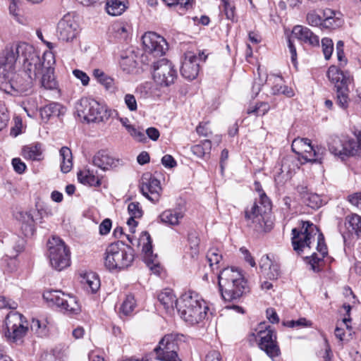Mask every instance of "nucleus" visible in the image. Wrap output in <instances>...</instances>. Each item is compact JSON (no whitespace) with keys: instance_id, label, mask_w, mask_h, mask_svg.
I'll return each instance as SVG.
<instances>
[{"instance_id":"nucleus-1","label":"nucleus","mask_w":361,"mask_h":361,"mask_svg":"<svg viewBox=\"0 0 361 361\" xmlns=\"http://www.w3.org/2000/svg\"><path fill=\"white\" fill-rule=\"evenodd\" d=\"M28 59L31 61L29 66L32 63L36 66L39 63V56L32 45L22 42L16 46L6 47L0 55V82L4 84L6 81L17 61L23 63Z\"/></svg>"},{"instance_id":"nucleus-2","label":"nucleus","mask_w":361,"mask_h":361,"mask_svg":"<svg viewBox=\"0 0 361 361\" xmlns=\"http://www.w3.org/2000/svg\"><path fill=\"white\" fill-rule=\"evenodd\" d=\"M218 283L222 298L228 302H237L250 291L243 275L234 267L223 269L218 274Z\"/></svg>"},{"instance_id":"nucleus-3","label":"nucleus","mask_w":361,"mask_h":361,"mask_svg":"<svg viewBox=\"0 0 361 361\" xmlns=\"http://www.w3.org/2000/svg\"><path fill=\"white\" fill-rule=\"evenodd\" d=\"M292 245L293 250L300 255L305 247H311L312 241L317 235V250L325 257L328 255V248L325 243V238L319 228L310 221H301L300 228L292 229Z\"/></svg>"},{"instance_id":"nucleus-4","label":"nucleus","mask_w":361,"mask_h":361,"mask_svg":"<svg viewBox=\"0 0 361 361\" xmlns=\"http://www.w3.org/2000/svg\"><path fill=\"white\" fill-rule=\"evenodd\" d=\"M176 309L185 322L194 325L206 317L209 307L197 293L190 290L176 301Z\"/></svg>"},{"instance_id":"nucleus-5","label":"nucleus","mask_w":361,"mask_h":361,"mask_svg":"<svg viewBox=\"0 0 361 361\" xmlns=\"http://www.w3.org/2000/svg\"><path fill=\"white\" fill-rule=\"evenodd\" d=\"M30 63H31V61L29 59L27 61H23L24 76L17 74L11 80L5 82L3 90L6 94L13 97H19L26 95L31 92L32 81L38 76V74L42 73L43 63L39 57V63H37L36 66L34 64L29 66Z\"/></svg>"},{"instance_id":"nucleus-6","label":"nucleus","mask_w":361,"mask_h":361,"mask_svg":"<svg viewBox=\"0 0 361 361\" xmlns=\"http://www.w3.org/2000/svg\"><path fill=\"white\" fill-rule=\"evenodd\" d=\"M133 260V249L123 241L111 243L106 249L104 264L110 271L128 268L131 266Z\"/></svg>"},{"instance_id":"nucleus-7","label":"nucleus","mask_w":361,"mask_h":361,"mask_svg":"<svg viewBox=\"0 0 361 361\" xmlns=\"http://www.w3.org/2000/svg\"><path fill=\"white\" fill-rule=\"evenodd\" d=\"M259 196V206L256 202L253 203L251 208L247 209L245 212V218L247 221V225L253 227L257 231L267 232L270 230L268 228L266 219L268 212L271 209V203L266 193H262Z\"/></svg>"},{"instance_id":"nucleus-8","label":"nucleus","mask_w":361,"mask_h":361,"mask_svg":"<svg viewBox=\"0 0 361 361\" xmlns=\"http://www.w3.org/2000/svg\"><path fill=\"white\" fill-rule=\"evenodd\" d=\"M23 315L18 312L11 311L5 319L4 336L10 343L19 344L27 334L28 328Z\"/></svg>"},{"instance_id":"nucleus-9","label":"nucleus","mask_w":361,"mask_h":361,"mask_svg":"<svg viewBox=\"0 0 361 361\" xmlns=\"http://www.w3.org/2000/svg\"><path fill=\"white\" fill-rule=\"evenodd\" d=\"M48 257L53 269L61 271L70 265V251L59 237L53 236L47 242Z\"/></svg>"},{"instance_id":"nucleus-10","label":"nucleus","mask_w":361,"mask_h":361,"mask_svg":"<svg viewBox=\"0 0 361 361\" xmlns=\"http://www.w3.org/2000/svg\"><path fill=\"white\" fill-rule=\"evenodd\" d=\"M43 298L47 302L55 305L64 313L78 314L80 311L76 298L72 295L66 294L61 290H47L44 293Z\"/></svg>"},{"instance_id":"nucleus-11","label":"nucleus","mask_w":361,"mask_h":361,"mask_svg":"<svg viewBox=\"0 0 361 361\" xmlns=\"http://www.w3.org/2000/svg\"><path fill=\"white\" fill-rule=\"evenodd\" d=\"M178 73L173 63L166 59H161L153 65V78L161 87H169L177 79Z\"/></svg>"},{"instance_id":"nucleus-12","label":"nucleus","mask_w":361,"mask_h":361,"mask_svg":"<svg viewBox=\"0 0 361 361\" xmlns=\"http://www.w3.org/2000/svg\"><path fill=\"white\" fill-rule=\"evenodd\" d=\"M179 342L172 334L166 335L154 348L157 359L160 361H181L178 357Z\"/></svg>"},{"instance_id":"nucleus-13","label":"nucleus","mask_w":361,"mask_h":361,"mask_svg":"<svg viewBox=\"0 0 361 361\" xmlns=\"http://www.w3.org/2000/svg\"><path fill=\"white\" fill-rule=\"evenodd\" d=\"M142 194L151 202L156 203L159 200L161 187L160 181L151 173H143L140 183Z\"/></svg>"},{"instance_id":"nucleus-14","label":"nucleus","mask_w":361,"mask_h":361,"mask_svg":"<svg viewBox=\"0 0 361 361\" xmlns=\"http://www.w3.org/2000/svg\"><path fill=\"white\" fill-rule=\"evenodd\" d=\"M78 33V24L71 15H65L58 23L56 36L61 41L72 42Z\"/></svg>"},{"instance_id":"nucleus-15","label":"nucleus","mask_w":361,"mask_h":361,"mask_svg":"<svg viewBox=\"0 0 361 361\" xmlns=\"http://www.w3.org/2000/svg\"><path fill=\"white\" fill-rule=\"evenodd\" d=\"M260 341L259 347L264 350L267 355L274 360L280 355V348L276 342V334L274 329L269 326L264 331L259 332Z\"/></svg>"},{"instance_id":"nucleus-16","label":"nucleus","mask_w":361,"mask_h":361,"mask_svg":"<svg viewBox=\"0 0 361 361\" xmlns=\"http://www.w3.org/2000/svg\"><path fill=\"white\" fill-rule=\"evenodd\" d=\"M142 44L145 51L154 56L164 55L167 49L166 40L153 32H146L142 36Z\"/></svg>"},{"instance_id":"nucleus-17","label":"nucleus","mask_w":361,"mask_h":361,"mask_svg":"<svg viewBox=\"0 0 361 361\" xmlns=\"http://www.w3.org/2000/svg\"><path fill=\"white\" fill-rule=\"evenodd\" d=\"M143 244L142 252L145 254V258L148 267L154 272L159 271V267L157 264L155 259L157 255L153 254L152 251V240L149 233L147 231H142L138 240V244Z\"/></svg>"},{"instance_id":"nucleus-18","label":"nucleus","mask_w":361,"mask_h":361,"mask_svg":"<svg viewBox=\"0 0 361 361\" xmlns=\"http://www.w3.org/2000/svg\"><path fill=\"white\" fill-rule=\"evenodd\" d=\"M200 65L197 55L193 52L188 51L185 54V59L180 67L182 76L188 80L195 79L199 73Z\"/></svg>"},{"instance_id":"nucleus-19","label":"nucleus","mask_w":361,"mask_h":361,"mask_svg":"<svg viewBox=\"0 0 361 361\" xmlns=\"http://www.w3.org/2000/svg\"><path fill=\"white\" fill-rule=\"evenodd\" d=\"M90 122H104L111 116V110L102 104H100L94 99H91Z\"/></svg>"},{"instance_id":"nucleus-20","label":"nucleus","mask_w":361,"mask_h":361,"mask_svg":"<svg viewBox=\"0 0 361 361\" xmlns=\"http://www.w3.org/2000/svg\"><path fill=\"white\" fill-rule=\"evenodd\" d=\"M292 35L304 43L312 46H319V37L313 33L308 27L302 25H296L293 27Z\"/></svg>"},{"instance_id":"nucleus-21","label":"nucleus","mask_w":361,"mask_h":361,"mask_svg":"<svg viewBox=\"0 0 361 361\" xmlns=\"http://www.w3.org/2000/svg\"><path fill=\"white\" fill-rule=\"evenodd\" d=\"M118 159H114L106 151L100 150L93 157V164L103 171L109 170L117 166Z\"/></svg>"},{"instance_id":"nucleus-22","label":"nucleus","mask_w":361,"mask_h":361,"mask_svg":"<svg viewBox=\"0 0 361 361\" xmlns=\"http://www.w3.org/2000/svg\"><path fill=\"white\" fill-rule=\"evenodd\" d=\"M66 109L59 103L51 102L40 109V116L42 120L47 121L52 117H60L64 115Z\"/></svg>"},{"instance_id":"nucleus-23","label":"nucleus","mask_w":361,"mask_h":361,"mask_svg":"<svg viewBox=\"0 0 361 361\" xmlns=\"http://www.w3.org/2000/svg\"><path fill=\"white\" fill-rule=\"evenodd\" d=\"M22 154L26 159L39 161L44 159L42 145L39 142L23 147Z\"/></svg>"},{"instance_id":"nucleus-24","label":"nucleus","mask_w":361,"mask_h":361,"mask_svg":"<svg viewBox=\"0 0 361 361\" xmlns=\"http://www.w3.org/2000/svg\"><path fill=\"white\" fill-rule=\"evenodd\" d=\"M327 77L329 80L334 84L336 89L341 86L347 87L348 82L350 80V78L346 77L343 72L334 66H331L329 68Z\"/></svg>"},{"instance_id":"nucleus-25","label":"nucleus","mask_w":361,"mask_h":361,"mask_svg":"<svg viewBox=\"0 0 361 361\" xmlns=\"http://www.w3.org/2000/svg\"><path fill=\"white\" fill-rule=\"evenodd\" d=\"M78 181L90 187H99L102 184L101 178L94 174L93 171L89 169L84 171H80L77 174Z\"/></svg>"},{"instance_id":"nucleus-26","label":"nucleus","mask_w":361,"mask_h":361,"mask_svg":"<svg viewBox=\"0 0 361 361\" xmlns=\"http://www.w3.org/2000/svg\"><path fill=\"white\" fill-rule=\"evenodd\" d=\"M44 64V62L42 61ZM42 75L41 84L42 87L47 90H56L58 88V82L54 75V68L48 66L45 67L43 65L42 73L38 75Z\"/></svg>"},{"instance_id":"nucleus-27","label":"nucleus","mask_w":361,"mask_h":361,"mask_svg":"<svg viewBox=\"0 0 361 361\" xmlns=\"http://www.w3.org/2000/svg\"><path fill=\"white\" fill-rule=\"evenodd\" d=\"M361 149V134L356 138L343 140V159L346 157L354 156Z\"/></svg>"},{"instance_id":"nucleus-28","label":"nucleus","mask_w":361,"mask_h":361,"mask_svg":"<svg viewBox=\"0 0 361 361\" xmlns=\"http://www.w3.org/2000/svg\"><path fill=\"white\" fill-rule=\"evenodd\" d=\"M157 299L167 312L173 310L174 305L176 307V301H178V299H176L173 291L170 289H165L161 291L158 295Z\"/></svg>"},{"instance_id":"nucleus-29","label":"nucleus","mask_w":361,"mask_h":361,"mask_svg":"<svg viewBox=\"0 0 361 361\" xmlns=\"http://www.w3.org/2000/svg\"><path fill=\"white\" fill-rule=\"evenodd\" d=\"M136 59L137 56L133 51H130L129 54H126V55L122 54L119 61L120 66L122 70L127 73H133L137 66Z\"/></svg>"},{"instance_id":"nucleus-30","label":"nucleus","mask_w":361,"mask_h":361,"mask_svg":"<svg viewBox=\"0 0 361 361\" xmlns=\"http://www.w3.org/2000/svg\"><path fill=\"white\" fill-rule=\"evenodd\" d=\"M345 225L349 233H354L357 238L361 237V216L357 214L348 215L345 219Z\"/></svg>"},{"instance_id":"nucleus-31","label":"nucleus","mask_w":361,"mask_h":361,"mask_svg":"<svg viewBox=\"0 0 361 361\" xmlns=\"http://www.w3.org/2000/svg\"><path fill=\"white\" fill-rule=\"evenodd\" d=\"M183 217V214L178 210L168 209L163 212L159 218L162 223L167 225L175 226L179 223V219Z\"/></svg>"},{"instance_id":"nucleus-32","label":"nucleus","mask_w":361,"mask_h":361,"mask_svg":"<svg viewBox=\"0 0 361 361\" xmlns=\"http://www.w3.org/2000/svg\"><path fill=\"white\" fill-rule=\"evenodd\" d=\"M91 98L84 97L80 99L75 105L76 112L79 117L89 123L90 114Z\"/></svg>"},{"instance_id":"nucleus-33","label":"nucleus","mask_w":361,"mask_h":361,"mask_svg":"<svg viewBox=\"0 0 361 361\" xmlns=\"http://www.w3.org/2000/svg\"><path fill=\"white\" fill-rule=\"evenodd\" d=\"M60 156L62 159L61 170L63 173H66L71 171L73 166L71 149L67 147H61L60 149Z\"/></svg>"},{"instance_id":"nucleus-34","label":"nucleus","mask_w":361,"mask_h":361,"mask_svg":"<svg viewBox=\"0 0 361 361\" xmlns=\"http://www.w3.org/2000/svg\"><path fill=\"white\" fill-rule=\"evenodd\" d=\"M106 9L111 16H119L126 9V6L122 0H106Z\"/></svg>"},{"instance_id":"nucleus-35","label":"nucleus","mask_w":361,"mask_h":361,"mask_svg":"<svg viewBox=\"0 0 361 361\" xmlns=\"http://www.w3.org/2000/svg\"><path fill=\"white\" fill-rule=\"evenodd\" d=\"M212 149V142L209 140H204L200 144L191 147V151L193 154L197 157H204L206 154H209Z\"/></svg>"},{"instance_id":"nucleus-36","label":"nucleus","mask_w":361,"mask_h":361,"mask_svg":"<svg viewBox=\"0 0 361 361\" xmlns=\"http://www.w3.org/2000/svg\"><path fill=\"white\" fill-rule=\"evenodd\" d=\"M112 29L116 33V37L121 40H126L130 31V27L123 22L114 24Z\"/></svg>"},{"instance_id":"nucleus-37","label":"nucleus","mask_w":361,"mask_h":361,"mask_svg":"<svg viewBox=\"0 0 361 361\" xmlns=\"http://www.w3.org/2000/svg\"><path fill=\"white\" fill-rule=\"evenodd\" d=\"M303 203L312 209H317L326 202L319 195L316 193H310L309 195H305Z\"/></svg>"},{"instance_id":"nucleus-38","label":"nucleus","mask_w":361,"mask_h":361,"mask_svg":"<svg viewBox=\"0 0 361 361\" xmlns=\"http://www.w3.org/2000/svg\"><path fill=\"white\" fill-rule=\"evenodd\" d=\"M270 109V106L267 102L257 103L255 105L247 107L246 112L247 114H255L256 116H264Z\"/></svg>"},{"instance_id":"nucleus-39","label":"nucleus","mask_w":361,"mask_h":361,"mask_svg":"<svg viewBox=\"0 0 361 361\" xmlns=\"http://www.w3.org/2000/svg\"><path fill=\"white\" fill-rule=\"evenodd\" d=\"M329 149L331 154L341 157L343 159V140L334 137L329 142Z\"/></svg>"},{"instance_id":"nucleus-40","label":"nucleus","mask_w":361,"mask_h":361,"mask_svg":"<svg viewBox=\"0 0 361 361\" xmlns=\"http://www.w3.org/2000/svg\"><path fill=\"white\" fill-rule=\"evenodd\" d=\"M336 90V103L343 109H347L348 106V87H338Z\"/></svg>"},{"instance_id":"nucleus-41","label":"nucleus","mask_w":361,"mask_h":361,"mask_svg":"<svg viewBox=\"0 0 361 361\" xmlns=\"http://www.w3.org/2000/svg\"><path fill=\"white\" fill-rule=\"evenodd\" d=\"M222 258V255L217 248L212 247L209 249L207 253V261L212 269H214L213 267L214 265H216V269L219 268L218 264L221 262Z\"/></svg>"},{"instance_id":"nucleus-42","label":"nucleus","mask_w":361,"mask_h":361,"mask_svg":"<svg viewBox=\"0 0 361 361\" xmlns=\"http://www.w3.org/2000/svg\"><path fill=\"white\" fill-rule=\"evenodd\" d=\"M325 153L326 149L324 147L317 146L310 155H302V159L310 162L322 163V160L323 159Z\"/></svg>"},{"instance_id":"nucleus-43","label":"nucleus","mask_w":361,"mask_h":361,"mask_svg":"<svg viewBox=\"0 0 361 361\" xmlns=\"http://www.w3.org/2000/svg\"><path fill=\"white\" fill-rule=\"evenodd\" d=\"M188 243L191 250V255L194 257L199 253L200 238L196 232H191L188 234Z\"/></svg>"},{"instance_id":"nucleus-44","label":"nucleus","mask_w":361,"mask_h":361,"mask_svg":"<svg viewBox=\"0 0 361 361\" xmlns=\"http://www.w3.org/2000/svg\"><path fill=\"white\" fill-rule=\"evenodd\" d=\"M322 48L324 58L329 60L334 51V42L329 37H324L322 39Z\"/></svg>"},{"instance_id":"nucleus-45","label":"nucleus","mask_w":361,"mask_h":361,"mask_svg":"<svg viewBox=\"0 0 361 361\" xmlns=\"http://www.w3.org/2000/svg\"><path fill=\"white\" fill-rule=\"evenodd\" d=\"M93 75L98 80V81L104 85L106 88L111 87L113 83L112 78L108 77L102 71L99 69H95L93 71Z\"/></svg>"},{"instance_id":"nucleus-46","label":"nucleus","mask_w":361,"mask_h":361,"mask_svg":"<svg viewBox=\"0 0 361 361\" xmlns=\"http://www.w3.org/2000/svg\"><path fill=\"white\" fill-rule=\"evenodd\" d=\"M135 306V300L134 296L128 295L123 302L121 310L126 315L130 314Z\"/></svg>"},{"instance_id":"nucleus-47","label":"nucleus","mask_w":361,"mask_h":361,"mask_svg":"<svg viewBox=\"0 0 361 361\" xmlns=\"http://www.w3.org/2000/svg\"><path fill=\"white\" fill-rule=\"evenodd\" d=\"M338 15L334 16L331 19H323V27L328 29H336L342 25L343 21L338 16Z\"/></svg>"},{"instance_id":"nucleus-48","label":"nucleus","mask_w":361,"mask_h":361,"mask_svg":"<svg viewBox=\"0 0 361 361\" xmlns=\"http://www.w3.org/2000/svg\"><path fill=\"white\" fill-rule=\"evenodd\" d=\"M306 142H307V138L295 139L291 145V149L293 152L297 154H302L303 147H306V148L307 147L306 145Z\"/></svg>"},{"instance_id":"nucleus-49","label":"nucleus","mask_w":361,"mask_h":361,"mask_svg":"<svg viewBox=\"0 0 361 361\" xmlns=\"http://www.w3.org/2000/svg\"><path fill=\"white\" fill-rule=\"evenodd\" d=\"M307 20L309 25L312 26H322L323 27V19L322 17L316 13L315 12H310L307 15Z\"/></svg>"},{"instance_id":"nucleus-50","label":"nucleus","mask_w":361,"mask_h":361,"mask_svg":"<svg viewBox=\"0 0 361 361\" xmlns=\"http://www.w3.org/2000/svg\"><path fill=\"white\" fill-rule=\"evenodd\" d=\"M85 279H86V283L90 288L92 292H96L99 286L100 281L99 278L95 276L94 274L87 275Z\"/></svg>"},{"instance_id":"nucleus-51","label":"nucleus","mask_w":361,"mask_h":361,"mask_svg":"<svg viewBox=\"0 0 361 361\" xmlns=\"http://www.w3.org/2000/svg\"><path fill=\"white\" fill-rule=\"evenodd\" d=\"M126 130L135 140L141 142H145L147 138L145 133L133 126H126Z\"/></svg>"},{"instance_id":"nucleus-52","label":"nucleus","mask_w":361,"mask_h":361,"mask_svg":"<svg viewBox=\"0 0 361 361\" xmlns=\"http://www.w3.org/2000/svg\"><path fill=\"white\" fill-rule=\"evenodd\" d=\"M223 11L228 20H231L233 22L235 20L234 6L231 5L229 2L224 1L223 2Z\"/></svg>"},{"instance_id":"nucleus-53","label":"nucleus","mask_w":361,"mask_h":361,"mask_svg":"<svg viewBox=\"0 0 361 361\" xmlns=\"http://www.w3.org/2000/svg\"><path fill=\"white\" fill-rule=\"evenodd\" d=\"M129 214L133 217L140 218L142 216V210L140 207L139 202H131L128 206Z\"/></svg>"},{"instance_id":"nucleus-54","label":"nucleus","mask_w":361,"mask_h":361,"mask_svg":"<svg viewBox=\"0 0 361 361\" xmlns=\"http://www.w3.org/2000/svg\"><path fill=\"white\" fill-rule=\"evenodd\" d=\"M268 272L266 274L271 280L276 279L280 275V267L277 263L272 262L271 266L267 268Z\"/></svg>"},{"instance_id":"nucleus-55","label":"nucleus","mask_w":361,"mask_h":361,"mask_svg":"<svg viewBox=\"0 0 361 361\" xmlns=\"http://www.w3.org/2000/svg\"><path fill=\"white\" fill-rule=\"evenodd\" d=\"M324 257H319L316 253H313L310 257H307L306 259H308V263L311 266V269L314 272L320 271V269L318 266L319 262L323 260Z\"/></svg>"},{"instance_id":"nucleus-56","label":"nucleus","mask_w":361,"mask_h":361,"mask_svg":"<svg viewBox=\"0 0 361 361\" xmlns=\"http://www.w3.org/2000/svg\"><path fill=\"white\" fill-rule=\"evenodd\" d=\"M285 325L288 327H305V326H310L312 325V322L310 321L307 320L305 318H300L299 319L295 321L291 320L287 322Z\"/></svg>"},{"instance_id":"nucleus-57","label":"nucleus","mask_w":361,"mask_h":361,"mask_svg":"<svg viewBox=\"0 0 361 361\" xmlns=\"http://www.w3.org/2000/svg\"><path fill=\"white\" fill-rule=\"evenodd\" d=\"M124 102L128 109L130 111H135L137 110V101L133 94H127L124 97Z\"/></svg>"},{"instance_id":"nucleus-58","label":"nucleus","mask_w":361,"mask_h":361,"mask_svg":"<svg viewBox=\"0 0 361 361\" xmlns=\"http://www.w3.org/2000/svg\"><path fill=\"white\" fill-rule=\"evenodd\" d=\"M21 230L26 237L33 235L35 231V221L22 223Z\"/></svg>"},{"instance_id":"nucleus-59","label":"nucleus","mask_w":361,"mask_h":361,"mask_svg":"<svg viewBox=\"0 0 361 361\" xmlns=\"http://www.w3.org/2000/svg\"><path fill=\"white\" fill-rule=\"evenodd\" d=\"M12 165L14 171L19 174L23 173L26 169L25 164L20 158H13Z\"/></svg>"},{"instance_id":"nucleus-60","label":"nucleus","mask_w":361,"mask_h":361,"mask_svg":"<svg viewBox=\"0 0 361 361\" xmlns=\"http://www.w3.org/2000/svg\"><path fill=\"white\" fill-rule=\"evenodd\" d=\"M207 126H208L207 122L200 123L198 125V126L196 128V131H197V134L200 135L204 136V137H209L212 134V132Z\"/></svg>"},{"instance_id":"nucleus-61","label":"nucleus","mask_w":361,"mask_h":361,"mask_svg":"<svg viewBox=\"0 0 361 361\" xmlns=\"http://www.w3.org/2000/svg\"><path fill=\"white\" fill-rule=\"evenodd\" d=\"M18 305L16 302L6 299L4 296H0V309L9 308L12 310L16 309Z\"/></svg>"},{"instance_id":"nucleus-62","label":"nucleus","mask_w":361,"mask_h":361,"mask_svg":"<svg viewBox=\"0 0 361 361\" xmlns=\"http://www.w3.org/2000/svg\"><path fill=\"white\" fill-rule=\"evenodd\" d=\"M73 73L76 78L81 81L84 86H86L89 84L90 78L85 72L76 69L73 71Z\"/></svg>"},{"instance_id":"nucleus-63","label":"nucleus","mask_w":361,"mask_h":361,"mask_svg":"<svg viewBox=\"0 0 361 361\" xmlns=\"http://www.w3.org/2000/svg\"><path fill=\"white\" fill-rule=\"evenodd\" d=\"M161 164L166 168H173L176 166V161L174 158L170 154H166L161 158Z\"/></svg>"},{"instance_id":"nucleus-64","label":"nucleus","mask_w":361,"mask_h":361,"mask_svg":"<svg viewBox=\"0 0 361 361\" xmlns=\"http://www.w3.org/2000/svg\"><path fill=\"white\" fill-rule=\"evenodd\" d=\"M99 233L106 235L111 228V221L109 219H105L99 225Z\"/></svg>"}]
</instances>
